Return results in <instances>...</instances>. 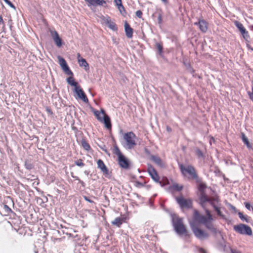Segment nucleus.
I'll use <instances>...</instances> for the list:
<instances>
[{
	"label": "nucleus",
	"instance_id": "09e8293b",
	"mask_svg": "<svg viewBox=\"0 0 253 253\" xmlns=\"http://www.w3.org/2000/svg\"><path fill=\"white\" fill-rule=\"evenodd\" d=\"M166 129H167V131L169 132H170L172 131L171 128L169 126H167Z\"/></svg>",
	"mask_w": 253,
	"mask_h": 253
},
{
	"label": "nucleus",
	"instance_id": "9d476101",
	"mask_svg": "<svg viewBox=\"0 0 253 253\" xmlns=\"http://www.w3.org/2000/svg\"><path fill=\"white\" fill-rule=\"evenodd\" d=\"M119 166L124 169H128L130 168V163L129 160L124 155H121L117 159Z\"/></svg>",
	"mask_w": 253,
	"mask_h": 253
},
{
	"label": "nucleus",
	"instance_id": "473e14b6",
	"mask_svg": "<svg viewBox=\"0 0 253 253\" xmlns=\"http://www.w3.org/2000/svg\"><path fill=\"white\" fill-rule=\"evenodd\" d=\"M196 154L199 158H203L204 155L202 152L199 149L197 148L195 150Z\"/></svg>",
	"mask_w": 253,
	"mask_h": 253
},
{
	"label": "nucleus",
	"instance_id": "72a5a7b5",
	"mask_svg": "<svg viewBox=\"0 0 253 253\" xmlns=\"http://www.w3.org/2000/svg\"><path fill=\"white\" fill-rule=\"evenodd\" d=\"M238 215H239V217L240 218V219H242V220H245L247 222H249L248 218H247V216H244L242 212H239Z\"/></svg>",
	"mask_w": 253,
	"mask_h": 253
},
{
	"label": "nucleus",
	"instance_id": "37998d69",
	"mask_svg": "<svg viewBox=\"0 0 253 253\" xmlns=\"http://www.w3.org/2000/svg\"><path fill=\"white\" fill-rule=\"evenodd\" d=\"M84 199L86 201H87V202H89V203H94V202H93L92 200H90L89 198H88L87 197H86V196H84Z\"/></svg>",
	"mask_w": 253,
	"mask_h": 253
},
{
	"label": "nucleus",
	"instance_id": "49530a36",
	"mask_svg": "<svg viewBox=\"0 0 253 253\" xmlns=\"http://www.w3.org/2000/svg\"><path fill=\"white\" fill-rule=\"evenodd\" d=\"M78 181L79 183H80L83 187L85 186V183L83 181L80 179Z\"/></svg>",
	"mask_w": 253,
	"mask_h": 253
},
{
	"label": "nucleus",
	"instance_id": "cd10ccee",
	"mask_svg": "<svg viewBox=\"0 0 253 253\" xmlns=\"http://www.w3.org/2000/svg\"><path fill=\"white\" fill-rule=\"evenodd\" d=\"M206 186L205 184L204 183H201L199 186V190L201 191V195H200V197H201L202 195L203 194H205L206 195V194L204 193V190L206 188ZM201 197H200V198Z\"/></svg>",
	"mask_w": 253,
	"mask_h": 253
},
{
	"label": "nucleus",
	"instance_id": "f704fd0d",
	"mask_svg": "<svg viewBox=\"0 0 253 253\" xmlns=\"http://www.w3.org/2000/svg\"><path fill=\"white\" fill-rule=\"evenodd\" d=\"M162 18H163V15L162 11L160 10V12L158 13V20L159 24H162Z\"/></svg>",
	"mask_w": 253,
	"mask_h": 253
},
{
	"label": "nucleus",
	"instance_id": "603ef678",
	"mask_svg": "<svg viewBox=\"0 0 253 253\" xmlns=\"http://www.w3.org/2000/svg\"><path fill=\"white\" fill-rule=\"evenodd\" d=\"M231 209H233V210H235V209H236L235 207H234V206H232V205H231Z\"/></svg>",
	"mask_w": 253,
	"mask_h": 253
},
{
	"label": "nucleus",
	"instance_id": "c9c22d12",
	"mask_svg": "<svg viewBox=\"0 0 253 253\" xmlns=\"http://www.w3.org/2000/svg\"><path fill=\"white\" fill-rule=\"evenodd\" d=\"M96 5H103L106 3V1L104 0H96Z\"/></svg>",
	"mask_w": 253,
	"mask_h": 253
},
{
	"label": "nucleus",
	"instance_id": "8fccbe9b",
	"mask_svg": "<svg viewBox=\"0 0 253 253\" xmlns=\"http://www.w3.org/2000/svg\"><path fill=\"white\" fill-rule=\"evenodd\" d=\"M72 177L75 178V180H78V181L80 180V178H79V177H78L77 176H74V175H73L72 174Z\"/></svg>",
	"mask_w": 253,
	"mask_h": 253
},
{
	"label": "nucleus",
	"instance_id": "9b49d317",
	"mask_svg": "<svg viewBox=\"0 0 253 253\" xmlns=\"http://www.w3.org/2000/svg\"><path fill=\"white\" fill-rule=\"evenodd\" d=\"M234 23L240 32L244 39L246 41H248L250 39V36L248 31L246 30L243 25L237 20L234 21Z\"/></svg>",
	"mask_w": 253,
	"mask_h": 253
},
{
	"label": "nucleus",
	"instance_id": "f8f14e48",
	"mask_svg": "<svg viewBox=\"0 0 253 253\" xmlns=\"http://www.w3.org/2000/svg\"><path fill=\"white\" fill-rule=\"evenodd\" d=\"M147 171L154 181L157 183H161L160 176L155 169L152 165H150L148 166Z\"/></svg>",
	"mask_w": 253,
	"mask_h": 253
},
{
	"label": "nucleus",
	"instance_id": "e433bc0d",
	"mask_svg": "<svg viewBox=\"0 0 253 253\" xmlns=\"http://www.w3.org/2000/svg\"><path fill=\"white\" fill-rule=\"evenodd\" d=\"M3 209L7 213H9L10 212H12L11 209L6 205H4L3 206Z\"/></svg>",
	"mask_w": 253,
	"mask_h": 253
},
{
	"label": "nucleus",
	"instance_id": "c85d7f7f",
	"mask_svg": "<svg viewBox=\"0 0 253 253\" xmlns=\"http://www.w3.org/2000/svg\"><path fill=\"white\" fill-rule=\"evenodd\" d=\"M117 8L122 15H125L126 14V9L123 6V4L121 6H117Z\"/></svg>",
	"mask_w": 253,
	"mask_h": 253
},
{
	"label": "nucleus",
	"instance_id": "0eeeda50",
	"mask_svg": "<svg viewBox=\"0 0 253 253\" xmlns=\"http://www.w3.org/2000/svg\"><path fill=\"white\" fill-rule=\"evenodd\" d=\"M233 228L237 233L240 234L247 235L248 236H252L253 235L252 228L247 225L241 223L234 225Z\"/></svg>",
	"mask_w": 253,
	"mask_h": 253
},
{
	"label": "nucleus",
	"instance_id": "5701e85b",
	"mask_svg": "<svg viewBox=\"0 0 253 253\" xmlns=\"http://www.w3.org/2000/svg\"><path fill=\"white\" fill-rule=\"evenodd\" d=\"M106 24L110 29L113 31H117L118 30L117 26L115 22L111 21L110 19H107L106 21Z\"/></svg>",
	"mask_w": 253,
	"mask_h": 253
},
{
	"label": "nucleus",
	"instance_id": "f3484780",
	"mask_svg": "<svg viewBox=\"0 0 253 253\" xmlns=\"http://www.w3.org/2000/svg\"><path fill=\"white\" fill-rule=\"evenodd\" d=\"M51 35L52 36L53 39L55 42L56 45L58 47H60L62 45V40L59 37L58 33L55 31H52L51 32Z\"/></svg>",
	"mask_w": 253,
	"mask_h": 253
},
{
	"label": "nucleus",
	"instance_id": "864d4df0",
	"mask_svg": "<svg viewBox=\"0 0 253 253\" xmlns=\"http://www.w3.org/2000/svg\"><path fill=\"white\" fill-rule=\"evenodd\" d=\"M250 48L252 50H253V48H251V47H250Z\"/></svg>",
	"mask_w": 253,
	"mask_h": 253
},
{
	"label": "nucleus",
	"instance_id": "dca6fc26",
	"mask_svg": "<svg viewBox=\"0 0 253 253\" xmlns=\"http://www.w3.org/2000/svg\"><path fill=\"white\" fill-rule=\"evenodd\" d=\"M97 167L101 169V171L104 174L108 175L109 174L108 169L102 160H98L97 161Z\"/></svg>",
	"mask_w": 253,
	"mask_h": 253
},
{
	"label": "nucleus",
	"instance_id": "f257e3e1",
	"mask_svg": "<svg viewBox=\"0 0 253 253\" xmlns=\"http://www.w3.org/2000/svg\"><path fill=\"white\" fill-rule=\"evenodd\" d=\"M207 216H206L201 214L197 210L194 209L192 218L189 220V224L193 233L200 240L207 239L209 237V234L207 232L199 227L200 224L204 225L207 229L211 231H216L212 223V215H211L208 211H207Z\"/></svg>",
	"mask_w": 253,
	"mask_h": 253
},
{
	"label": "nucleus",
	"instance_id": "a211bd4d",
	"mask_svg": "<svg viewBox=\"0 0 253 253\" xmlns=\"http://www.w3.org/2000/svg\"><path fill=\"white\" fill-rule=\"evenodd\" d=\"M101 123H103L105 127L108 130H111L112 128V124L111 123V120L110 117L106 114L104 115V117L102 120Z\"/></svg>",
	"mask_w": 253,
	"mask_h": 253
},
{
	"label": "nucleus",
	"instance_id": "4be33fe9",
	"mask_svg": "<svg viewBox=\"0 0 253 253\" xmlns=\"http://www.w3.org/2000/svg\"><path fill=\"white\" fill-rule=\"evenodd\" d=\"M94 114L99 122H102V120L104 117V115L106 114L105 111L103 109H101L100 112L99 111H95L94 112Z\"/></svg>",
	"mask_w": 253,
	"mask_h": 253
},
{
	"label": "nucleus",
	"instance_id": "1a4fd4ad",
	"mask_svg": "<svg viewBox=\"0 0 253 253\" xmlns=\"http://www.w3.org/2000/svg\"><path fill=\"white\" fill-rule=\"evenodd\" d=\"M74 91L76 93V98H79L85 103L88 102V99L80 85L74 87Z\"/></svg>",
	"mask_w": 253,
	"mask_h": 253
},
{
	"label": "nucleus",
	"instance_id": "393cba45",
	"mask_svg": "<svg viewBox=\"0 0 253 253\" xmlns=\"http://www.w3.org/2000/svg\"><path fill=\"white\" fill-rule=\"evenodd\" d=\"M81 144L83 148L86 151H89L91 148L89 144L85 139H83L81 140Z\"/></svg>",
	"mask_w": 253,
	"mask_h": 253
},
{
	"label": "nucleus",
	"instance_id": "2eb2a0df",
	"mask_svg": "<svg viewBox=\"0 0 253 253\" xmlns=\"http://www.w3.org/2000/svg\"><path fill=\"white\" fill-rule=\"evenodd\" d=\"M77 59L80 66L84 67L85 70H89L88 64L85 59L81 56V54L79 53H77Z\"/></svg>",
	"mask_w": 253,
	"mask_h": 253
},
{
	"label": "nucleus",
	"instance_id": "39448f33",
	"mask_svg": "<svg viewBox=\"0 0 253 253\" xmlns=\"http://www.w3.org/2000/svg\"><path fill=\"white\" fill-rule=\"evenodd\" d=\"M173 225L176 232L179 235H188L187 230L183 223L182 218L174 216L172 218Z\"/></svg>",
	"mask_w": 253,
	"mask_h": 253
},
{
	"label": "nucleus",
	"instance_id": "ea45409f",
	"mask_svg": "<svg viewBox=\"0 0 253 253\" xmlns=\"http://www.w3.org/2000/svg\"><path fill=\"white\" fill-rule=\"evenodd\" d=\"M9 6H10L11 7L15 8L14 5L13 4V3L9 1V0H3Z\"/></svg>",
	"mask_w": 253,
	"mask_h": 253
},
{
	"label": "nucleus",
	"instance_id": "7c9ffc66",
	"mask_svg": "<svg viewBox=\"0 0 253 253\" xmlns=\"http://www.w3.org/2000/svg\"><path fill=\"white\" fill-rule=\"evenodd\" d=\"M156 47H157V50L159 51V54H161L163 52V47L162 44L160 43H157Z\"/></svg>",
	"mask_w": 253,
	"mask_h": 253
},
{
	"label": "nucleus",
	"instance_id": "79ce46f5",
	"mask_svg": "<svg viewBox=\"0 0 253 253\" xmlns=\"http://www.w3.org/2000/svg\"><path fill=\"white\" fill-rule=\"evenodd\" d=\"M144 184H143L140 182H138V181L135 182V186L137 187L140 188V187L144 186Z\"/></svg>",
	"mask_w": 253,
	"mask_h": 253
},
{
	"label": "nucleus",
	"instance_id": "f03ea898",
	"mask_svg": "<svg viewBox=\"0 0 253 253\" xmlns=\"http://www.w3.org/2000/svg\"><path fill=\"white\" fill-rule=\"evenodd\" d=\"M219 202V200L218 198L209 197L207 195L203 193L200 198V205L205 211L206 214V215H205L206 216H207V211H208L210 214L212 215L208 208V205L209 204L213 207L214 210L216 211L218 215L222 217H224V215L221 211L220 208L217 206Z\"/></svg>",
	"mask_w": 253,
	"mask_h": 253
},
{
	"label": "nucleus",
	"instance_id": "6e6552de",
	"mask_svg": "<svg viewBox=\"0 0 253 253\" xmlns=\"http://www.w3.org/2000/svg\"><path fill=\"white\" fill-rule=\"evenodd\" d=\"M176 200L182 209H191L192 208L193 202L191 199H185L180 196L177 197Z\"/></svg>",
	"mask_w": 253,
	"mask_h": 253
},
{
	"label": "nucleus",
	"instance_id": "c756f323",
	"mask_svg": "<svg viewBox=\"0 0 253 253\" xmlns=\"http://www.w3.org/2000/svg\"><path fill=\"white\" fill-rule=\"evenodd\" d=\"M75 164L76 166H78L80 167H83L84 166V164L83 162V160L80 159L75 162Z\"/></svg>",
	"mask_w": 253,
	"mask_h": 253
},
{
	"label": "nucleus",
	"instance_id": "a878e982",
	"mask_svg": "<svg viewBox=\"0 0 253 253\" xmlns=\"http://www.w3.org/2000/svg\"><path fill=\"white\" fill-rule=\"evenodd\" d=\"M113 152L114 154L117 156L118 158L123 155L120 150L119 147L116 145L114 146Z\"/></svg>",
	"mask_w": 253,
	"mask_h": 253
},
{
	"label": "nucleus",
	"instance_id": "3c124183",
	"mask_svg": "<svg viewBox=\"0 0 253 253\" xmlns=\"http://www.w3.org/2000/svg\"><path fill=\"white\" fill-rule=\"evenodd\" d=\"M165 4H167L168 3V0H161Z\"/></svg>",
	"mask_w": 253,
	"mask_h": 253
},
{
	"label": "nucleus",
	"instance_id": "4c0bfd02",
	"mask_svg": "<svg viewBox=\"0 0 253 253\" xmlns=\"http://www.w3.org/2000/svg\"><path fill=\"white\" fill-rule=\"evenodd\" d=\"M136 16L139 18H141L142 17V12L140 10H137L135 12Z\"/></svg>",
	"mask_w": 253,
	"mask_h": 253
},
{
	"label": "nucleus",
	"instance_id": "a18cd8bd",
	"mask_svg": "<svg viewBox=\"0 0 253 253\" xmlns=\"http://www.w3.org/2000/svg\"><path fill=\"white\" fill-rule=\"evenodd\" d=\"M231 253H242L240 251L236 250L231 249Z\"/></svg>",
	"mask_w": 253,
	"mask_h": 253
},
{
	"label": "nucleus",
	"instance_id": "4468645a",
	"mask_svg": "<svg viewBox=\"0 0 253 253\" xmlns=\"http://www.w3.org/2000/svg\"><path fill=\"white\" fill-rule=\"evenodd\" d=\"M150 159L158 166L161 168L165 167V163L158 156L152 155L150 156Z\"/></svg>",
	"mask_w": 253,
	"mask_h": 253
},
{
	"label": "nucleus",
	"instance_id": "b1692460",
	"mask_svg": "<svg viewBox=\"0 0 253 253\" xmlns=\"http://www.w3.org/2000/svg\"><path fill=\"white\" fill-rule=\"evenodd\" d=\"M183 187L182 185L178 183H173L169 187L170 189L174 191H180L182 190Z\"/></svg>",
	"mask_w": 253,
	"mask_h": 253
},
{
	"label": "nucleus",
	"instance_id": "58836bf2",
	"mask_svg": "<svg viewBox=\"0 0 253 253\" xmlns=\"http://www.w3.org/2000/svg\"><path fill=\"white\" fill-rule=\"evenodd\" d=\"M244 205L245 206V207L249 210H252L253 211V208L251 206L250 204L248 202L244 203Z\"/></svg>",
	"mask_w": 253,
	"mask_h": 253
},
{
	"label": "nucleus",
	"instance_id": "aec40b11",
	"mask_svg": "<svg viewBox=\"0 0 253 253\" xmlns=\"http://www.w3.org/2000/svg\"><path fill=\"white\" fill-rule=\"evenodd\" d=\"M126 219V217H118L115 218V219L111 222L112 224L116 225L118 227H120L123 222H125Z\"/></svg>",
	"mask_w": 253,
	"mask_h": 253
},
{
	"label": "nucleus",
	"instance_id": "6ab92c4d",
	"mask_svg": "<svg viewBox=\"0 0 253 253\" xmlns=\"http://www.w3.org/2000/svg\"><path fill=\"white\" fill-rule=\"evenodd\" d=\"M125 31L126 33V36L128 38H131L133 36V29L131 28L129 25V24L126 21L125 22Z\"/></svg>",
	"mask_w": 253,
	"mask_h": 253
},
{
	"label": "nucleus",
	"instance_id": "2f4dec72",
	"mask_svg": "<svg viewBox=\"0 0 253 253\" xmlns=\"http://www.w3.org/2000/svg\"><path fill=\"white\" fill-rule=\"evenodd\" d=\"M87 3L88 6L91 5H96V0H84Z\"/></svg>",
	"mask_w": 253,
	"mask_h": 253
},
{
	"label": "nucleus",
	"instance_id": "a19ab883",
	"mask_svg": "<svg viewBox=\"0 0 253 253\" xmlns=\"http://www.w3.org/2000/svg\"><path fill=\"white\" fill-rule=\"evenodd\" d=\"M114 2L117 7L118 6H121V4H122V0H114Z\"/></svg>",
	"mask_w": 253,
	"mask_h": 253
},
{
	"label": "nucleus",
	"instance_id": "bb28decb",
	"mask_svg": "<svg viewBox=\"0 0 253 253\" xmlns=\"http://www.w3.org/2000/svg\"><path fill=\"white\" fill-rule=\"evenodd\" d=\"M242 140L244 142V143L248 147H250V142L247 138V137L246 136L245 134L243 133L242 134Z\"/></svg>",
	"mask_w": 253,
	"mask_h": 253
},
{
	"label": "nucleus",
	"instance_id": "ddd939ff",
	"mask_svg": "<svg viewBox=\"0 0 253 253\" xmlns=\"http://www.w3.org/2000/svg\"><path fill=\"white\" fill-rule=\"evenodd\" d=\"M196 25H199L200 30L203 33H206L208 29V23L204 19H199L198 22L194 23Z\"/></svg>",
	"mask_w": 253,
	"mask_h": 253
},
{
	"label": "nucleus",
	"instance_id": "7ed1b4c3",
	"mask_svg": "<svg viewBox=\"0 0 253 253\" xmlns=\"http://www.w3.org/2000/svg\"><path fill=\"white\" fill-rule=\"evenodd\" d=\"M59 64L63 71V72L67 75L70 76L66 79L67 82L68 84L71 86L76 87L80 84L75 81V79L73 77V73L69 67L66 60L61 56H58L57 57Z\"/></svg>",
	"mask_w": 253,
	"mask_h": 253
},
{
	"label": "nucleus",
	"instance_id": "412c9836",
	"mask_svg": "<svg viewBox=\"0 0 253 253\" xmlns=\"http://www.w3.org/2000/svg\"><path fill=\"white\" fill-rule=\"evenodd\" d=\"M3 12L0 9V26L1 27V32L6 33V26L5 23L4 22L3 19Z\"/></svg>",
	"mask_w": 253,
	"mask_h": 253
},
{
	"label": "nucleus",
	"instance_id": "20e7f679",
	"mask_svg": "<svg viewBox=\"0 0 253 253\" xmlns=\"http://www.w3.org/2000/svg\"><path fill=\"white\" fill-rule=\"evenodd\" d=\"M179 168L183 176L188 179L196 180L199 181V176L196 169L193 166L188 165L184 166L183 164H179Z\"/></svg>",
	"mask_w": 253,
	"mask_h": 253
},
{
	"label": "nucleus",
	"instance_id": "c03bdc74",
	"mask_svg": "<svg viewBox=\"0 0 253 253\" xmlns=\"http://www.w3.org/2000/svg\"><path fill=\"white\" fill-rule=\"evenodd\" d=\"M248 95L250 97V98L253 101V91L252 92H248Z\"/></svg>",
	"mask_w": 253,
	"mask_h": 253
},
{
	"label": "nucleus",
	"instance_id": "de8ad7c7",
	"mask_svg": "<svg viewBox=\"0 0 253 253\" xmlns=\"http://www.w3.org/2000/svg\"><path fill=\"white\" fill-rule=\"evenodd\" d=\"M199 251L201 253H207L206 251L203 249V248H201L200 250H199Z\"/></svg>",
	"mask_w": 253,
	"mask_h": 253
},
{
	"label": "nucleus",
	"instance_id": "423d86ee",
	"mask_svg": "<svg viewBox=\"0 0 253 253\" xmlns=\"http://www.w3.org/2000/svg\"><path fill=\"white\" fill-rule=\"evenodd\" d=\"M123 137L128 149H132L136 145V136L132 131L125 133Z\"/></svg>",
	"mask_w": 253,
	"mask_h": 253
}]
</instances>
